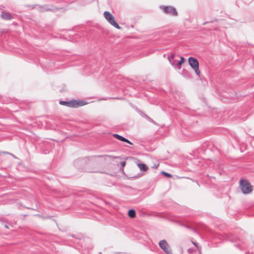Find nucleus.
Returning <instances> with one entry per match:
<instances>
[{
	"label": "nucleus",
	"instance_id": "f257e3e1",
	"mask_svg": "<svg viewBox=\"0 0 254 254\" xmlns=\"http://www.w3.org/2000/svg\"><path fill=\"white\" fill-rule=\"evenodd\" d=\"M240 188L244 194L249 193L252 190L251 185L246 180H242L240 181Z\"/></svg>",
	"mask_w": 254,
	"mask_h": 254
},
{
	"label": "nucleus",
	"instance_id": "f03ea898",
	"mask_svg": "<svg viewBox=\"0 0 254 254\" xmlns=\"http://www.w3.org/2000/svg\"><path fill=\"white\" fill-rule=\"evenodd\" d=\"M104 15L105 19L111 25L117 29H119L121 28L120 26L115 21L114 16L110 12L107 11H105L104 12Z\"/></svg>",
	"mask_w": 254,
	"mask_h": 254
},
{
	"label": "nucleus",
	"instance_id": "7ed1b4c3",
	"mask_svg": "<svg viewBox=\"0 0 254 254\" xmlns=\"http://www.w3.org/2000/svg\"><path fill=\"white\" fill-rule=\"evenodd\" d=\"M60 104L62 105H64L69 107H78L84 105L83 102L77 101L76 100H72L69 102L60 101Z\"/></svg>",
	"mask_w": 254,
	"mask_h": 254
},
{
	"label": "nucleus",
	"instance_id": "20e7f679",
	"mask_svg": "<svg viewBox=\"0 0 254 254\" xmlns=\"http://www.w3.org/2000/svg\"><path fill=\"white\" fill-rule=\"evenodd\" d=\"M190 66L194 70L195 72L197 75L200 74L199 70V64L197 60L193 57H190L188 60Z\"/></svg>",
	"mask_w": 254,
	"mask_h": 254
},
{
	"label": "nucleus",
	"instance_id": "39448f33",
	"mask_svg": "<svg viewBox=\"0 0 254 254\" xmlns=\"http://www.w3.org/2000/svg\"><path fill=\"white\" fill-rule=\"evenodd\" d=\"M160 8L166 14H170L173 16H177L178 12L176 9L171 6H160Z\"/></svg>",
	"mask_w": 254,
	"mask_h": 254
},
{
	"label": "nucleus",
	"instance_id": "423d86ee",
	"mask_svg": "<svg viewBox=\"0 0 254 254\" xmlns=\"http://www.w3.org/2000/svg\"><path fill=\"white\" fill-rule=\"evenodd\" d=\"M159 246L166 254H171L172 251L168 244L166 240H163L160 241L159 243Z\"/></svg>",
	"mask_w": 254,
	"mask_h": 254
},
{
	"label": "nucleus",
	"instance_id": "0eeeda50",
	"mask_svg": "<svg viewBox=\"0 0 254 254\" xmlns=\"http://www.w3.org/2000/svg\"><path fill=\"white\" fill-rule=\"evenodd\" d=\"M0 16L4 20H10L12 18L11 14L8 12H2Z\"/></svg>",
	"mask_w": 254,
	"mask_h": 254
},
{
	"label": "nucleus",
	"instance_id": "6e6552de",
	"mask_svg": "<svg viewBox=\"0 0 254 254\" xmlns=\"http://www.w3.org/2000/svg\"><path fill=\"white\" fill-rule=\"evenodd\" d=\"M169 61H170V62L171 63V64L174 65V66H179L181 65V64L184 63V61H185V59L183 57H181L180 58V61L177 62L176 63V61H172L171 59H170V58H169Z\"/></svg>",
	"mask_w": 254,
	"mask_h": 254
},
{
	"label": "nucleus",
	"instance_id": "1a4fd4ad",
	"mask_svg": "<svg viewBox=\"0 0 254 254\" xmlns=\"http://www.w3.org/2000/svg\"><path fill=\"white\" fill-rule=\"evenodd\" d=\"M113 136L117 139L120 140L121 141L127 142L130 144H132V143L130 142L128 139L125 138L124 137L119 135L118 134H114Z\"/></svg>",
	"mask_w": 254,
	"mask_h": 254
},
{
	"label": "nucleus",
	"instance_id": "9d476101",
	"mask_svg": "<svg viewBox=\"0 0 254 254\" xmlns=\"http://www.w3.org/2000/svg\"><path fill=\"white\" fill-rule=\"evenodd\" d=\"M138 166L140 170L142 171H146L148 169L147 166L143 163H140L138 164Z\"/></svg>",
	"mask_w": 254,
	"mask_h": 254
},
{
	"label": "nucleus",
	"instance_id": "9b49d317",
	"mask_svg": "<svg viewBox=\"0 0 254 254\" xmlns=\"http://www.w3.org/2000/svg\"><path fill=\"white\" fill-rule=\"evenodd\" d=\"M96 157H103L105 160H107V159H112V158H116V157H112L110 155H98L96 156Z\"/></svg>",
	"mask_w": 254,
	"mask_h": 254
},
{
	"label": "nucleus",
	"instance_id": "f8f14e48",
	"mask_svg": "<svg viewBox=\"0 0 254 254\" xmlns=\"http://www.w3.org/2000/svg\"><path fill=\"white\" fill-rule=\"evenodd\" d=\"M135 211L133 209H130L128 212V215L130 218L135 217Z\"/></svg>",
	"mask_w": 254,
	"mask_h": 254
},
{
	"label": "nucleus",
	"instance_id": "ddd939ff",
	"mask_svg": "<svg viewBox=\"0 0 254 254\" xmlns=\"http://www.w3.org/2000/svg\"><path fill=\"white\" fill-rule=\"evenodd\" d=\"M163 174H164L166 176H167L168 177H171V175L168 173H166V172H162Z\"/></svg>",
	"mask_w": 254,
	"mask_h": 254
},
{
	"label": "nucleus",
	"instance_id": "4468645a",
	"mask_svg": "<svg viewBox=\"0 0 254 254\" xmlns=\"http://www.w3.org/2000/svg\"><path fill=\"white\" fill-rule=\"evenodd\" d=\"M146 118H147V119L149 121H150V122H152V123H153V122H154V121H153V120H152V119H151L150 117H148V116H146Z\"/></svg>",
	"mask_w": 254,
	"mask_h": 254
},
{
	"label": "nucleus",
	"instance_id": "2eb2a0df",
	"mask_svg": "<svg viewBox=\"0 0 254 254\" xmlns=\"http://www.w3.org/2000/svg\"><path fill=\"white\" fill-rule=\"evenodd\" d=\"M126 164V162H121V165L122 166H124Z\"/></svg>",
	"mask_w": 254,
	"mask_h": 254
},
{
	"label": "nucleus",
	"instance_id": "dca6fc26",
	"mask_svg": "<svg viewBox=\"0 0 254 254\" xmlns=\"http://www.w3.org/2000/svg\"><path fill=\"white\" fill-rule=\"evenodd\" d=\"M174 57H175V56L174 55H172L171 57V58L173 60V59H174Z\"/></svg>",
	"mask_w": 254,
	"mask_h": 254
},
{
	"label": "nucleus",
	"instance_id": "f3484780",
	"mask_svg": "<svg viewBox=\"0 0 254 254\" xmlns=\"http://www.w3.org/2000/svg\"><path fill=\"white\" fill-rule=\"evenodd\" d=\"M193 245H194V246H196V243H193Z\"/></svg>",
	"mask_w": 254,
	"mask_h": 254
},
{
	"label": "nucleus",
	"instance_id": "a211bd4d",
	"mask_svg": "<svg viewBox=\"0 0 254 254\" xmlns=\"http://www.w3.org/2000/svg\"><path fill=\"white\" fill-rule=\"evenodd\" d=\"M11 155L13 156V157L16 158L14 155Z\"/></svg>",
	"mask_w": 254,
	"mask_h": 254
}]
</instances>
